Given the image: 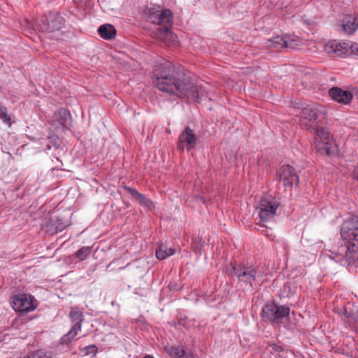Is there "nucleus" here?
Segmentation results:
<instances>
[{
  "mask_svg": "<svg viewBox=\"0 0 358 358\" xmlns=\"http://www.w3.org/2000/svg\"><path fill=\"white\" fill-rule=\"evenodd\" d=\"M27 138L33 141L34 143L38 145L35 147L36 152L48 151L50 150L52 147L58 148L59 147V138L57 135H48L45 138L39 136V134L36 136H30L26 134Z\"/></svg>",
  "mask_w": 358,
  "mask_h": 358,
  "instance_id": "nucleus-11",
  "label": "nucleus"
},
{
  "mask_svg": "<svg viewBox=\"0 0 358 358\" xmlns=\"http://www.w3.org/2000/svg\"><path fill=\"white\" fill-rule=\"evenodd\" d=\"M143 15L148 21L159 26L156 29L159 38L167 42L175 41L176 36L171 30L173 15L170 9L162 10L159 6L150 4L145 9Z\"/></svg>",
  "mask_w": 358,
  "mask_h": 358,
  "instance_id": "nucleus-3",
  "label": "nucleus"
},
{
  "mask_svg": "<svg viewBox=\"0 0 358 358\" xmlns=\"http://www.w3.org/2000/svg\"><path fill=\"white\" fill-rule=\"evenodd\" d=\"M348 56L350 55H358V43L347 41Z\"/></svg>",
  "mask_w": 358,
  "mask_h": 358,
  "instance_id": "nucleus-30",
  "label": "nucleus"
},
{
  "mask_svg": "<svg viewBox=\"0 0 358 358\" xmlns=\"http://www.w3.org/2000/svg\"><path fill=\"white\" fill-rule=\"evenodd\" d=\"M71 322L73 323L71 330L62 338V343L69 344L81 330L82 322H83V312L77 307L71 308L69 313Z\"/></svg>",
  "mask_w": 358,
  "mask_h": 358,
  "instance_id": "nucleus-10",
  "label": "nucleus"
},
{
  "mask_svg": "<svg viewBox=\"0 0 358 358\" xmlns=\"http://www.w3.org/2000/svg\"><path fill=\"white\" fill-rule=\"evenodd\" d=\"M199 143V136L189 126H186L178 136V148L182 150L185 148L189 151L194 149Z\"/></svg>",
  "mask_w": 358,
  "mask_h": 358,
  "instance_id": "nucleus-12",
  "label": "nucleus"
},
{
  "mask_svg": "<svg viewBox=\"0 0 358 358\" xmlns=\"http://www.w3.org/2000/svg\"><path fill=\"white\" fill-rule=\"evenodd\" d=\"M168 287L169 289V291H178V285L176 282H171L169 285H168Z\"/></svg>",
  "mask_w": 358,
  "mask_h": 358,
  "instance_id": "nucleus-34",
  "label": "nucleus"
},
{
  "mask_svg": "<svg viewBox=\"0 0 358 358\" xmlns=\"http://www.w3.org/2000/svg\"><path fill=\"white\" fill-rule=\"evenodd\" d=\"M343 30L349 34L353 33L358 28V22H356L355 18L351 20V17L347 20L344 21L343 24Z\"/></svg>",
  "mask_w": 358,
  "mask_h": 358,
  "instance_id": "nucleus-23",
  "label": "nucleus"
},
{
  "mask_svg": "<svg viewBox=\"0 0 358 358\" xmlns=\"http://www.w3.org/2000/svg\"><path fill=\"white\" fill-rule=\"evenodd\" d=\"M279 206L280 202L274 198H262L256 207V209L259 210L260 221L266 222L273 218Z\"/></svg>",
  "mask_w": 358,
  "mask_h": 358,
  "instance_id": "nucleus-9",
  "label": "nucleus"
},
{
  "mask_svg": "<svg viewBox=\"0 0 358 358\" xmlns=\"http://www.w3.org/2000/svg\"><path fill=\"white\" fill-rule=\"evenodd\" d=\"M71 115L65 108H59L52 115V124L57 127H61L62 129H68L71 126Z\"/></svg>",
  "mask_w": 358,
  "mask_h": 358,
  "instance_id": "nucleus-16",
  "label": "nucleus"
},
{
  "mask_svg": "<svg viewBox=\"0 0 358 358\" xmlns=\"http://www.w3.org/2000/svg\"><path fill=\"white\" fill-rule=\"evenodd\" d=\"M65 24L64 18L59 13H50L47 17H42L36 20L24 21V36H28L26 32L32 34V31H41L52 33L60 31Z\"/></svg>",
  "mask_w": 358,
  "mask_h": 358,
  "instance_id": "nucleus-5",
  "label": "nucleus"
},
{
  "mask_svg": "<svg viewBox=\"0 0 358 358\" xmlns=\"http://www.w3.org/2000/svg\"><path fill=\"white\" fill-rule=\"evenodd\" d=\"M24 321L25 315L30 311L34 310L38 306L37 300L30 294L24 292Z\"/></svg>",
  "mask_w": 358,
  "mask_h": 358,
  "instance_id": "nucleus-21",
  "label": "nucleus"
},
{
  "mask_svg": "<svg viewBox=\"0 0 358 358\" xmlns=\"http://www.w3.org/2000/svg\"><path fill=\"white\" fill-rule=\"evenodd\" d=\"M0 118L9 126L11 125L10 117L7 113V109L6 107L0 104Z\"/></svg>",
  "mask_w": 358,
  "mask_h": 358,
  "instance_id": "nucleus-29",
  "label": "nucleus"
},
{
  "mask_svg": "<svg viewBox=\"0 0 358 358\" xmlns=\"http://www.w3.org/2000/svg\"><path fill=\"white\" fill-rule=\"evenodd\" d=\"M347 41H329L324 45V51L333 57L348 56Z\"/></svg>",
  "mask_w": 358,
  "mask_h": 358,
  "instance_id": "nucleus-14",
  "label": "nucleus"
},
{
  "mask_svg": "<svg viewBox=\"0 0 358 358\" xmlns=\"http://www.w3.org/2000/svg\"><path fill=\"white\" fill-rule=\"evenodd\" d=\"M83 351L85 352V355H95L96 352H97V348L95 345H89V346L85 347L83 349Z\"/></svg>",
  "mask_w": 358,
  "mask_h": 358,
  "instance_id": "nucleus-32",
  "label": "nucleus"
},
{
  "mask_svg": "<svg viewBox=\"0 0 358 358\" xmlns=\"http://www.w3.org/2000/svg\"><path fill=\"white\" fill-rule=\"evenodd\" d=\"M180 358H194L193 354L192 353H187L185 351V355H182Z\"/></svg>",
  "mask_w": 358,
  "mask_h": 358,
  "instance_id": "nucleus-35",
  "label": "nucleus"
},
{
  "mask_svg": "<svg viewBox=\"0 0 358 358\" xmlns=\"http://www.w3.org/2000/svg\"><path fill=\"white\" fill-rule=\"evenodd\" d=\"M329 94L331 99L340 103L347 105L352 99V94L348 91L343 90L338 87H333L329 90Z\"/></svg>",
  "mask_w": 358,
  "mask_h": 358,
  "instance_id": "nucleus-17",
  "label": "nucleus"
},
{
  "mask_svg": "<svg viewBox=\"0 0 358 358\" xmlns=\"http://www.w3.org/2000/svg\"><path fill=\"white\" fill-rule=\"evenodd\" d=\"M54 217V223L55 224V229H57V232L62 231L69 225V221L67 220H64L60 217Z\"/></svg>",
  "mask_w": 358,
  "mask_h": 358,
  "instance_id": "nucleus-25",
  "label": "nucleus"
},
{
  "mask_svg": "<svg viewBox=\"0 0 358 358\" xmlns=\"http://www.w3.org/2000/svg\"><path fill=\"white\" fill-rule=\"evenodd\" d=\"M12 308L16 312H22V295H17L13 297L10 302Z\"/></svg>",
  "mask_w": 358,
  "mask_h": 358,
  "instance_id": "nucleus-26",
  "label": "nucleus"
},
{
  "mask_svg": "<svg viewBox=\"0 0 358 358\" xmlns=\"http://www.w3.org/2000/svg\"><path fill=\"white\" fill-rule=\"evenodd\" d=\"M226 272L236 278L244 289L257 290L262 282L263 272L252 264L231 262L227 266Z\"/></svg>",
  "mask_w": 358,
  "mask_h": 358,
  "instance_id": "nucleus-4",
  "label": "nucleus"
},
{
  "mask_svg": "<svg viewBox=\"0 0 358 358\" xmlns=\"http://www.w3.org/2000/svg\"><path fill=\"white\" fill-rule=\"evenodd\" d=\"M143 358H154V357L152 355H145Z\"/></svg>",
  "mask_w": 358,
  "mask_h": 358,
  "instance_id": "nucleus-38",
  "label": "nucleus"
},
{
  "mask_svg": "<svg viewBox=\"0 0 358 358\" xmlns=\"http://www.w3.org/2000/svg\"><path fill=\"white\" fill-rule=\"evenodd\" d=\"M98 33L103 39L111 40L116 36V29L114 26L109 24H105L99 27Z\"/></svg>",
  "mask_w": 358,
  "mask_h": 358,
  "instance_id": "nucleus-19",
  "label": "nucleus"
},
{
  "mask_svg": "<svg viewBox=\"0 0 358 358\" xmlns=\"http://www.w3.org/2000/svg\"><path fill=\"white\" fill-rule=\"evenodd\" d=\"M343 314L346 317H349L350 315V313H348L345 308H344Z\"/></svg>",
  "mask_w": 358,
  "mask_h": 358,
  "instance_id": "nucleus-36",
  "label": "nucleus"
},
{
  "mask_svg": "<svg viewBox=\"0 0 358 358\" xmlns=\"http://www.w3.org/2000/svg\"><path fill=\"white\" fill-rule=\"evenodd\" d=\"M269 348H271L272 350L275 352H280L282 350V348L276 344L272 343L269 344Z\"/></svg>",
  "mask_w": 358,
  "mask_h": 358,
  "instance_id": "nucleus-33",
  "label": "nucleus"
},
{
  "mask_svg": "<svg viewBox=\"0 0 358 358\" xmlns=\"http://www.w3.org/2000/svg\"><path fill=\"white\" fill-rule=\"evenodd\" d=\"M124 189L130 194L133 199L137 200L141 206L147 207L150 210L155 208L154 203L149 198L146 197L145 195L129 186H124Z\"/></svg>",
  "mask_w": 358,
  "mask_h": 358,
  "instance_id": "nucleus-18",
  "label": "nucleus"
},
{
  "mask_svg": "<svg viewBox=\"0 0 358 358\" xmlns=\"http://www.w3.org/2000/svg\"><path fill=\"white\" fill-rule=\"evenodd\" d=\"M152 79L159 90L179 98L185 97L200 103L205 95L201 87L195 85L189 76L176 69L173 63L168 60L154 66Z\"/></svg>",
  "mask_w": 358,
  "mask_h": 358,
  "instance_id": "nucleus-1",
  "label": "nucleus"
},
{
  "mask_svg": "<svg viewBox=\"0 0 358 358\" xmlns=\"http://www.w3.org/2000/svg\"><path fill=\"white\" fill-rule=\"evenodd\" d=\"M174 253L175 250L171 248H168L164 243L159 244L155 250V255L159 260H164L173 255Z\"/></svg>",
  "mask_w": 358,
  "mask_h": 358,
  "instance_id": "nucleus-20",
  "label": "nucleus"
},
{
  "mask_svg": "<svg viewBox=\"0 0 358 358\" xmlns=\"http://www.w3.org/2000/svg\"><path fill=\"white\" fill-rule=\"evenodd\" d=\"M276 180L282 183L285 191H292L294 185L299 187V176L295 169L289 165L284 164L276 171Z\"/></svg>",
  "mask_w": 358,
  "mask_h": 358,
  "instance_id": "nucleus-7",
  "label": "nucleus"
},
{
  "mask_svg": "<svg viewBox=\"0 0 358 358\" xmlns=\"http://www.w3.org/2000/svg\"><path fill=\"white\" fill-rule=\"evenodd\" d=\"M290 309L285 306H277L274 303L266 304L262 310V317L273 325H280L284 318L289 316Z\"/></svg>",
  "mask_w": 358,
  "mask_h": 358,
  "instance_id": "nucleus-6",
  "label": "nucleus"
},
{
  "mask_svg": "<svg viewBox=\"0 0 358 358\" xmlns=\"http://www.w3.org/2000/svg\"><path fill=\"white\" fill-rule=\"evenodd\" d=\"M315 148L317 152L324 156H330L332 151L331 139L329 131L326 127L314 128Z\"/></svg>",
  "mask_w": 358,
  "mask_h": 358,
  "instance_id": "nucleus-8",
  "label": "nucleus"
},
{
  "mask_svg": "<svg viewBox=\"0 0 358 358\" xmlns=\"http://www.w3.org/2000/svg\"><path fill=\"white\" fill-rule=\"evenodd\" d=\"M341 243L329 257L343 266L358 263V217L352 216L345 221L341 227Z\"/></svg>",
  "mask_w": 358,
  "mask_h": 358,
  "instance_id": "nucleus-2",
  "label": "nucleus"
},
{
  "mask_svg": "<svg viewBox=\"0 0 358 358\" xmlns=\"http://www.w3.org/2000/svg\"><path fill=\"white\" fill-rule=\"evenodd\" d=\"M165 350L173 358H180L182 355H185V350L178 346H166Z\"/></svg>",
  "mask_w": 358,
  "mask_h": 358,
  "instance_id": "nucleus-24",
  "label": "nucleus"
},
{
  "mask_svg": "<svg viewBox=\"0 0 358 358\" xmlns=\"http://www.w3.org/2000/svg\"><path fill=\"white\" fill-rule=\"evenodd\" d=\"M318 110L314 105H307L302 107L301 111V124L307 127L308 130H313V127H318L316 124L318 119Z\"/></svg>",
  "mask_w": 358,
  "mask_h": 358,
  "instance_id": "nucleus-13",
  "label": "nucleus"
},
{
  "mask_svg": "<svg viewBox=\"0 0 358 358\" xmlns=\"http://www.w3.org/2000/svg\"><path fill=\"white\" fill-rule=\"evenodd\" d=\"M23 147H24V148H26L27 150H29L30 149V146H29V143H24Z\"/></svg>",
  "mask_w": 358,
  "mask_h": 358,
  "instance_id": "nucleus-37",
  "label": "nucleus"
},
{
  "mask_svg": "<svg viewBox=\"0 0 358 358\" xmlns=\"http://www.w3.org/2000/svg\"><path fill=\"white\" fill-rule=\"evenodd\" d=\"M91 249V247L83 246L75 253V257L80 260H85L90 255Z\"/></svg>",
  "mask_w": 358,
  "mask_h": 358,
  "instance_id": "nucleus-27",
  "label": "nucleus"
},
{
  "mask_svg": "<svg viewBox=\"0 0 358 358\" xmlns=\"http://www.w3.org/2000/svg\"><path fill=\"white\" fill-rule=\"evenodd\" d=\"M41 227L46 233L50 234V235L58 233L57 229H55V224L54 223L53 217L45 219L41 224Z\"/></svg>",
  "mask_w": 358,
  "mask_h": 358,
  "instance_id": "nucleus-22",
  "label": "nucleus"
},
{
  "mask_svg": "<svg viewBox=\"0 0 358 358\" xmlns=\"http://www.w3.org/2000/svg\"><path fill=\"white\" fill-rule=\"evenodd\" d=\"M27 358H53L52 356L47 355L41 350H38L29 356Z\"/></svg>",
  "mask_w": 358,
  "mask_h": 358,
  "instance_id": "nucleus-31",
  "label": "nucleus"
},
{
  "mask_svg": "<svg viewBox=\"0 0 358 358\" xmlns=\"http://www.w3.org/2000/svg\"><path fill=\"white\" fill-rule=\"evenodd\" d=\"M204 241L202 238L199 237H195L192 239L191 247L194 252L201 253L203 247Z\"/></svg>",
  "mask_w": 358,
  "mask_h": 358,
  "instance_id": "nucleus-28",
  "label": "nucleus"
},
{
  "mask_svg": "<svg viewBox=\"0 0 358 358\" xmlns=\"http://www.w3.org/2000/svg\"><path fill=\"white\" fill-rule=\"evenodd\" d=\"M266 44L268 48L280 50L283 48H294L296 45V43L294 39L289 36H276L268 39Z\"/></svg>",
  "mask_w": 358,
  "mask_h": 358,
  "instance_id": "nucleus-15",
  "label": "nucleus"
}]
</instances>
